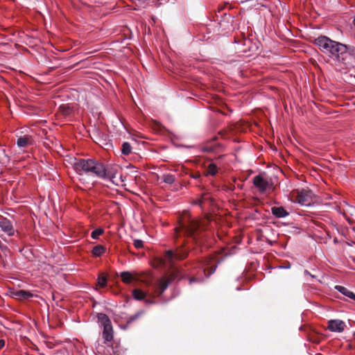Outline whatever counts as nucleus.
<instances>
[{
  "instance_id": "1",
  "label": "nucleus",
  "mask_w": 355,
  "mask_h": 355,
  "mask_svg": "<svg viewBox=\"0 0 355 355\" xmlns=\"http://www.w3.org/2000/svg\"><path fill=\"white\" fill-rule=\"evenodd\" d=\"M74 162L75 169L79 172H91L97 176L102 178H113V174L102 164L96 162L93 159H80Z\"/></svg>"
},
{
  "instance_id": "2",
  "label": "nucleus",
  "mask_w": 355,
  "mask_h": 355,
  "mask_svg": "<svg viewBox=\"0 0 355 355\" xmlns=\"http://www.w3.org/2000/svg\"><path fill=\"white\" fill-rule=\"evenodd\" d=\"M202 226L198 220L191 219L189 216L180 222L179 226L175 227V232L178 236H180L182 234L188 236H191L193 239H196V233Z\"/></svg>"
},
{
  "instance_id": "3",
  "label": "nucleus",
  "mask_w": 355,
  "mask_h": 355,
  "mask_svg": "<svg viewBox=\"0 0 355 355\" xmlns=\"http://www.w3.org/2000/svg\"><path fill=\"white\" fill-rule=\"evenodd\" d=\"M234 43L237 44L238 46L236 50L239 53L246 54V56H250L257 53V51L261 45V42L256 41L253 42L249 38H243L240 40H235Z\"/></svg>"
},
{
  "instance_id": "4",
  "label": "nucleus",
  "mask_w": 355,
  "mask_h": 355,
  "mask_svg": "<svg viewBox=\"0 0 355 355\" xmlns=\"http://www.w3.org/2000/svg\"><path fill=\"white\" fill-rule=\"evenodd\" d=\"M337 42L328 36L321 35L313 40V44L316 46L322 53L329 57Z\"/></svg>"
},
{
  "instance_id": "5",
  "label": "nucleus",
  "mask_w": 355,
  "mask_h": 355,
  "mask_svg": "<svg viewBox=\"0 0 355 355\" xmlns=\"http://www.w3.org/2000/svg\"><path fill=\"white\" fill-rule=\"evenodd\" d=\"M343 59L340 64L343 65L347 69H352L355 68V46L351 44H347L345 49Z\"/></svg>"
},
{
  "instance_id": "6",
  "label": "nucleus",
  "mask_w": 355,
  "mask_h": 355,
  "mask_svg": "<svg viewBox=\"0 0 355 355\" xmlns=\"http://www.w3.org/2000/svg\"><path fill=\"white\" fill-rule=\"evenodd\" d=\"M98 319L103 326V337L105 341H111L113 338V330L111 321L107 315L99 313Z\"/></svg>"
},
{
  "instance_id": "7",
  "label": "nucleus",
  "mask_w": 355,
  "mask_h": 355,
  "mask_svg": "<svg viewBox=\"0 0 355 355\" xmlns=\"http://www.w3.org/2000/svg\"><path fill=\"white\" fill-rule=\"evenodd\" d=\"M187 256V252L183 249H179L175 252L172 250H167L164 254V261L170 266H172L175 260L184 259Z\"/></svg>"
},
{
  "instance_id": "8",
  "label": "nucleus",
  "mask_w": 355,
  "mask_h": 355,
  "mask_svg": "<svg viewBox=\"0 0 355 355\" xmlns=\"http://www.w3.org/2000/svg\"><path fill=\"white\" fill-rule=\"evenodd\" d=\"M253 184L262 193L265 192L270 185V180L265 173L256 175L253 178Z\"/></svg>"
},
{
  "instance_id": "9",
  "label": "nucleus",
  "mask_w": 355,
  "mask_h": 355,
  "mask_svg": "<svg viewBox=\"0 0 355 355\" xmlns=\"http://www.w3.org/2000/svg\"><path fill=\"white\" fill-rule=\"evenodd\" d=\"M347 44L337 42L336 46L334 48V51L329 55V58L333 59L334 60L338 62L339 64L341 63L342 60L344 58V53L345 51V48Z\"/></svg>"
},
{
  "instance_id": "10",
  "label": "nucleus",
  "mask_w": 355,
  "mask_h": 355,
  "mask_svg": "<svg viewBox=\"0 0 355 355\" xmlns=\"http://www.w3.org/2000/svg\"><path fill=\"white\" fill-rule=\"evenodd\" d=\"M292 198L294 201L302 205H308L310 204L311 194L306 190L296 191L293 193Z\"/></svg>"
},
{
  "instance_id": "11",
  "label": "nucleus",
  "mask_w": 355,
  "mask_h": 355,
  "mask_svg": "<svg viewBox=\"0 0 355 355\" xmlns=\"http://www.w3.org/2000/svg\"><path fill=\"white\" fill-rule=\"evenodd\" d=\"M345 327V323L340 320H331L328 322V329L331 331L343 332Z\"/></svg>"
},
{
  "instance_id": "12",
  "label": "nucleus",
  "mask_w": 355,
  "mask_h": 355,
  "mask_svg": "<svg viewBox=\"0 0 355 355\" xmlns=\"http://www.w3.org/2000/svg\"><path fill=\"white\" fill-rule=\"evenodd\" d=\"M338 211L342 213L347 220H349V215L354 216L355 214V207L349 205L345 201L340 203L338 207Z\"/></svg>"
},
{
  "instance_id": "13",
  "label": "nucleus",
  "mask_w": 355,
  "mask_h": 355,
  "mask_svg": "<svg viewBox=\"0 0 355 355\" xmlns=\"http://www.w3.org/2000/svg\"><path fill=\"white\" fill-rule=\"evenodd\" d=\"M0 227L8 236H12L15 233L12 223L6 218L0 219Z\"/></svg>"
},
{
  "instance_id": "14",
  "label": "nucleus",
  "mask_w": 355,
  "mask_h": 355,
  "mask_svg": "<svg viewBox=\"0 0 355 355\" xmlns=\"http://www.w3.org/2000/svg\"><path fill=\"white\" fill-rule=\"evenodd\" d=\"M169 283L170 280L166 277L159 279L154 288L155 295L157 296L160 295L167 288Z\"/></svg>"
},
{
  "instance_id": "15",
  "label": "nucleus",
  "mask_w": 355,
  "mask_h": 355,
  "mask_svg": "<svg viewBox=\"0 0 355 355\" xmlns=\"http://www.w3.org/2000/svg\"><path fill=\"white\" fill-rule=\"evenodd\" d=\"M10 295L12 297L17 300H26L33 296V294L30 292L24 290H13L10 292Z\"/></svg>"
},
{
  "instance_id": "16",
  "label": "nucleus",
  "mask_w": 355,
  "mask_h": 355,
  "mask_svg": "<svg viewBox=\"0 0 355 355\" xmlns=\"http://www.w3.org/2000/svg\"><path fill=\"white\" fill-rule=\"evenodd\" d=\"M16 144L19 148L27 147L31 144V137L28 135L18 137Z\"/></svg>"
},
{
  "instance_id": "17",
  "label": "nucleus",
  "mask_w": 355,
  "mask_h": 355,
  "mask_svg": "<svg viewBox=\"0 0 355 355\" xmlns=\"http://www.w3.org/2000/svg\"><path fill=\"white\" fill-rule=\"evenodd\" d=\"M271 211L277 218H284L288 215V213L283 207H273L271 209Z\"/></svg>"
},
{
  "instance_id": "18",
  "label": "nucleus",
  "mask_w": 355,
  "mask_h": 355,
  "mask_svg": "<svg viewBox=\"0 0 355 355\" xmlns=\"http://www.w3.org/2000/svg\"><path fill=\"white\" fill-rule=\"evenodd\" d=\"M120 277L125 284H130L132 281L137 279L133 273L128 271L121 272Z\"/></svg>"
},
{
  "instance_id": "19",
  "label": "nucleus",
  "mask_w": 355,
  "mask_h": 355,
  "mask_svg": "<svg viewBox=\"0 0 355 355\" xmlns=\"http://www.w3.org/2000/svg\"><path fill=\"white\" fill-rule=\"evenodd\" d=\"M335 288L343 295L355 301V294L353 292L350 291L348 288L338 285L336 286Z\"/></svg>"
},
{
  "instance_id": "20",
  "label": "nucleus",
  "mask_w": 355,
  "mask_h": 355,
  "mask_svg": "<svg viewBox=\"0 0 355 355\" xmlns=\"http://www.w3.org/2000/svg\"><path fill=\"white\" fill-rule=\"evenodd\" d=\"M233 21V17L230 15H227L226 13L224 14L223 19H221L219 22V25L220 27H223L224 29L229 28V23Z\"/></svg>"
},
{
  "instance_id": "21",
  "label": "nucleus",
  "mask_w": 355,
  "mask_h": 355,
  "mask_svg": "<svg viewBox=\"0 0 355 355\" xmlns=\"http://www.w3.org/2000/svg\"><path fill=\"white\" fill-rule=\"evenodd\" d=\"M132 296L137 300H142L147 296V293L137 288L132 291Z\"/></svg>"
},
{
  "instance_id": "22",
  "label": "nucleus",
  "mask_w": 355,
  "mask_h": 355,
  "mask_svg": "<svg viewBox=\"0 0 355 355\" xmlns=\"http://www.w3.org/2000/svg\"><path fill=\"white\" fill-rule=\"evenodd\" d=\"M120 150L122 155H128L132 151V146L129 142L124 141L122 143Z\"/></svg>"
},
{
  "instance_id": "23",
  "label": "nucleus",
  "mask_w": 355,
  "mask_h": 355,
  "mask_svg": "<svg viewBox=\"0 0 355 355\" xmlns=\"http://www.w3.org/2000/svg\"><path fill=\"white\" fill-rule=\"evenodd\" d=\"M105 252V248L103 245H98L95 246L92 250V254L94 257H100Z\"/></svg>"
},
{
  "instance_id": "24",
  "label": "nucleus",
  "mask_w": 355,
  "mask_h": 355,
  "mask_svg": "<svg viewBox=\"0 0 355 355\" xmlns=\"http://www.w3.org/2000/svg\"><path fill=\"white\" fill-rule=\"evenodd\" d=\"M217 171V166L214 164H209L207 168L206 175H214Z\"/></svg>"
},
{
  "instance_id": "25",
  "label": "nucleus",
  "mask_w": 355,
  "mask_h": 355,
  "mask_svg": "<svg viewBox=\"0 0 355 355\" xmlns=\"http://www.w3.org/2000/svg\"><path fill=\"white\" fill-rule=\"evenodd\" d=\"M97 284L98 286H100L101 288H103L106 286L107 278L103 274H101L98 276V277L97 279Z\"/></svg>"
},
{
  "instance_id": "26",
  "label": "nucleus",
  "mask_w": 355,
  "mask_h": 355,
  "mask_svg": "<svg viewBox=\"0 0 355 355\" xmlns=\"http://www.w3.org/2000/svg\"><path fill=\"white\" fill-rule=\"evenodd\" d=\"M215 148H216V147L214 144H207L206 146L200 148V151H202V152L212 153V152H215Z\"/></svg>"
},
{
  "instance_id": "27",
  "label": "nucleus",
  "mask_w": 355,
  "mask_h": 355,
  "mask_svg": "<svg viewBox=\"0 0 355 355\" xmlns=\"http://www.w3.org/2000/svg\"><path fill=\"white\" fill-rule=\"evenodd\" d=\"M162 179L165 183L168 184H173L175 181V177L171 174L163 175Z\"/></svg>"
},
{
  "instance_id": "28",
  "label": "nucleus",
  "mask_w": 355,
  "mask_h": 355,
  "mask_svg": "<svg viewBox=\"0 0 355 355\" xmlns=\"http://www.w3.org/2000/svg\"><path fill=\"white\" fill-rule=\"evenodd\" d=\"M103 233V230L102 229H96L92 232L91 236L94 239H96Z\"/></svg>"
},
{
  "instance_id": "29",
  "label": "nucleus",
  "mask_w": 355,
  "mask_h": 355,
  "mask_svg": "<svg viewBox=\"0 0 355 355\" xmlns=\"http://www.w3.org/2000/svg\"><path fill=\"white\" fill-rule=\"evenodd\" d=\"M133 245L137 249L141 248L144 246L143 241L140 239H135L134 240Z\"/></svg>"
},
{
  "instance_id": "30",
  "label": "nucleus",
  "mask_w": 355,
  "mask_h": 355,
  "mask_svg": "<svg viewBox=\"0 0 355 355\" xmlns=\"http://www.w3.org/2000/svg\"><path fill=\"white\" fill-rule=\"evenodd\" d=\"M207 199H209V197L206 194H204L203 196L202 197V199L200 200V202H199L200 205H202L203 202Z\"/></svg>"
},
{
  "instance_id": "31",
  "label": "nucleus",
  "mask_w": 355,
  "mask_h": 355,
  "mask_svg": "<svg viewBox=\"0 0 355 355\" xmlns=\"http://www.w3.org/2000/svg\"><path fill=\"white\" fill-rule=\"evenodd\" d=\"M0 155H6V150L3 148H0Z\"/></svg>"
},
{
  "instance_id": "32",
  "label": "nucleus",
  "mask_w": 355,
  "mask_h": 355,
  "mask_svg": "<svg viewBox=\"0 0 355 355\" xmlns=\"http://www.w3.org/2000/svg\"><path fill=\"white\" fill-rule=\"evenodd\" d=\"M145 303L146 304H151L154 303V301L152 300H145Z\"/></svg>"
},
{
  "instance_id": "33",
  "label": "nucleus",
  "mask_w": 355,
  "mask_h": 355,
  "mask_svg": "<svg viewBox=\"0 0 355 355\" xmlns=\"http://www.w3.org/2000/svg\"><path fill=\"white\" fill-rule=\"evenodd\" d=\"M5 345V342L3 340H0V349H1Z\"/></svg>"
},
{
  "instance_id": "34",
  "label": "nucleus",
  "mask_w": 355,
  "mask_h": 355,
  "mask_svg": "<svg viewBox=\"0 0 355 355\" xmlns=\"http://www.w3.org/2000/svg\"><path fill=\"white\" fill-rule=\"evenodd\" d=\"M216 270V266L214 268H211V270L209 272V274L208 275H210L211 274H212Z\"/></svg>"
},
{
  "instance_id": "35",
  "label": "nucleus",
  "mask_w": 355,
  "mask_h": 355,
  "mask_svg": "<svg viewBox=\"0 0 355 355\" xmlns=\"http://www.w3.org/2000/svg\"><path fill=\"white\" fill-rule=\"evenodd\" d=\"M105 145L106 146H107V147H111V148H112V147H113V146H112V143H110V142H105Z\"/></svg>"
},
{
  "instance_id": "36",
  "label": "nucleus",
  "mask_w": 355,
  "mask_h": 355,
  "mask_svg": "<svg viewBox=\"0 0 355 355\" xmlns=\"http://www.w3.org/2000/svg\"><path fill=\"white\" fill-rule=\"evenodd\" d=\"M177 147H184V148H193L192 146H183V145H177Z\"/></svg>"
},
{
  "instance_id": "37",
  "label": "nucleus",
  "mask_w": 355,
  "mask_h": 355,
  "mask_svg": "<svg viewBox=\"0 0 355 355\" xmlns=\"http://www.w3.org/2000/svg\"><path fill=\"white\" fill-rule=\"evenodd\" d=\"M139 314H140V313H137V314H136L135 316L132 317V318H131V320H135L136 318H137L139 317Z\"/></svg>"
},
{
  "instance_id": "38",
  "label": "nucleus",
  "mask_w": 355,
  "mask_h": 355,
  "mask_svg": "<svg viewBox=\"0 0 355 355\" xmlns=\"http://www.w3.org/2000/svg\"><path fill=\"white\" fill-rule=\"evenodd\" d=\"M106 137H107L106 135L102 134V139L103 141H106Z\"/></svg>"
},
{
  "instance_id": "39",
  "label": "nucleus",
  "mask_w": 355,
  "mask_h": 355,
  "mask_svg": "<svg viewBox=\"0 0 355 355\" xmlns=\"http://www.w3.org/2000/svg\"><path fill=\"white\" fill-rule=\"evenodd\" d=\"M353 24L355 26V15L353 17Z\"/></svg>"
},
{
  "instance_id": "40",
  "label": "nucleus",
  "mask_w": 355,
  "mask_h": 355,
  "mask_svg": "<svg viewBox=\"0 0 355 355\" xmlns=\"http://www.w3.org/2000/svg\"><path fill=\"white\" fill-rule=\"evenodd\" d=\"M161 127H162V125H161V124H159V123H158V124H157V128H159V129Z\"/></svg>"
},
{
  "instance_id": "41",
  "label": "nucleus",
  "mask_w": 355,
  "mask_h": 355,
  "mask_svg": "<svg viewBox=\"0 0 355 355\" xmlns=\"http://www.w3.org/2000/svg\"><path fill=\"white\" fill-rule=\"evenodd\" d=\"M214 153L217 154V156H219V155H220L219 154H218V151H216V150H215V152H214Z\"/></svg>"
},
{
  "instance_id": "42",
  "label": "nucleus",
  "mask_w": 355,
  "mask_h": 355,
  "mask_svg": "<svg viewBox=\"0 0 355 355\" xmlns=\"http://www.w3.org/2000/svg\"><path fill=\"white\" fill-rule=\"evenodd\" d=\"M76 155V156H78V155H80V154H78V153H77Z\"/></svg>"
}]
</instances>
